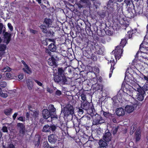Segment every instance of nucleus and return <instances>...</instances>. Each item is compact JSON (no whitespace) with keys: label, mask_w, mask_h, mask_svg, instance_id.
<instances>
[{"label":"nucleus","mask_w":148,"mask_h":148,"mask_svg":"<svg viewBox=\"0 0 148 148\" xmlns=\"http://www.w3.org/2000/svg\"><path fill=\"white\" fill-rule=\"evenodd\" d=\"M49 112H51V114L53 115V113L54 112L56 111V108H54L53 105L52 104H50L49 106Z\"/></svg>","instance_id":"obj_34"},{"label":"nucleus","mask_w":148,"mask_h":148,"mask_svg":"<svg viewBox=\"0 0 148 148\" xmlns=\"http://www.w3.org/2000/svg\"><path fill=\"white\" fill-rule=\"evenodd\" d=\"M127 42V40L126 38L122 39L120 45L119 46V48L121 49H123V48L125 46Z\"/></svg>","instance_id":"obj_26"},{"label":"nucleus","mask_w":148,"mask_h":148,"mask_svg":"<svg viewBox=\"0 0 148 148\" xmlns=\"http://www.w3.org/2000/svg\"><path fill=\"white\" fill-rule=\"evenodd\" d=\"M134 12L136 13L137 15H139L143 13V9L140 6L138 5L137 8L134 9Z\"/></svg>","instance_id":"obj_21"},{"label":"nucleus","mask_w":148,"mask_h":148,"mask_svg":"<svg viewBox=\"0 0 148 148\" xmlns=\"http://www.w3.org/2000/svg\"><path fill=\"white\" fill-rule=\"evenodd\" d=\"M11 71V69L8 66H7L4 68L3 69L2 71L3 72L6 71L10 72Z\"/></svg>","instance_id":"obj_47"},{"label":"nucleus","mask_w":148,"mask_h":148,"mask_svg":"<svg viewBox=\"0 0 148 148\" xmlns=\"http://www.w3.org/2000/svg\"><path fill=\"white\" fill-rule=\"evenodd\" d=\"M138 93L136 95V98L140 101H142L144 99L145 94V91L142 89L138 88Z\"/></svg>","instance_id":"obj_9"},{"label":"nucleus","mask_w":148,"mask_h":148,"mask_svg":"<svg viewBox=\"0 0 148 148\" xmlns=\"http://www.w3.org/2000/svg\"><path fill=\"white\" fill-rule=\"evenodd\" d=\"M3 24L1 23H0V34H1L3 31Z\"/></svg>","instance_id":"obj_56"},{"label":"nucleus","mask_w":148,"mask_h":148,"mask_svg":"<svg viewBox=\"0 0 148 148\" xmlns=\"http://www.w3.org/2000/svg\"><path fill=\"white\" fill-rule=\"evenodd\" d=\"M136 142L139 141L141 138V131L140 129H138L135 133Z\"/></svg>","instance_id":"obj_19"},{"label":"nucleus","mask_w":148,"mask_h":148,"mask_svg":"<svg viewBox=\"0 0 148 148\" xmlns=\"http://www.w3.org/2000/svg\"><path fill=\"white\" fill-rule=\"evenodd\" d=\"M30 32L31 33H32L33 34H37L38 32V31L36 30H35L33 29H30Z\"/></svg>","instance_id":"obj_62"},{"label":"nucleus","mask_w":148,"mask_h":148,"mask_svg":"<svg viewBox=\"0 0 148 148\" xmlns=\"http://www.w3.org/2000/svg\"><path fill=\"white\" fill-rule=\"evenodd\" d=\"M3 147L5 148H15V147L13 144H9L7 147H5L4 146Z\"/></svg>","instance_id":"obj_55"},{"label":"nucleus","mask_w":148,"mask_h":148,"mask_svg":"<svg viewBox=\"0 0 148 148\" xmlns=\"http://www.w3.org/2000/svg\"><path fill=\"white\" fill-rule=\"evenodd\" d=\"M5 75L6 77L9 78H11L12 77V75L11 74L9 73H6Z\"/></svg>","instance_id":"obj_63"},{"label":"nucleus","mask_w":148,"mask_h":148,"mask_svg":"<svg viewBox=\"0 0 148 148\" xmlns=\"http://www.w3.org/2000/svg\"><path fill=\"white\" fill-rule=\"evenodd\" d=\"M66 109L65 115L67 116L71 115L73 116L74 114V108L73 106L70 104H67L66 106Z\"/></svg>","instance_id":"obj_2"},{"label":"nucleus","mask_w":148,"mask_h":148,"mask_svg":"<svg viewBox=\"0 0 148 148\" xmlns=\"http://www.w3.org/2000/svg\"><path fill=\"white\" fill-rule=\"evenodd\" d=\"M116 114L119 116H122L125 114L124 110L122 108H117L116 111Z\"/></svg>","instance_id":"obj_17"},{"label":"nucleus","mask_w":148,"mask_h":148,"mask_svg":"<svg viewBox=\"0 0 148 148\" xmlns=\"http://www.w3.org/2000/svg\"><path fill=\"white\" fill-rule=\"evenodd\" d=\"M51 56V57L49 58L47 60L48 64L51 66H57V64L56 63V61L57 58H58L57 56L54 54Z\"/></svg>","instance_id":"obj_7"},{"label":"nucleus","mask_w":148,"mask_h":148,"mask_svg":"<svg viewBox=\"0 0 148 148\" xmlns=\"http://www.w3.org/2000/svg\"><path fill=\"white\" fill-rule=\"evenodd\" d=\"M133 31H128L127 32V34L129 35V38H130L132 36V35L133 34V33L132 32Z\"/></svg>","instance_id":"obj_61"},{"label":"nucleus","mask_w":148,"mask_h":148,"mask_svg":"<svg viewBox=\"0 0 148 148\" xmlns=\"http://www.w3.org/2000/svg\"><path fill=\"white\" fill-rule=\"evenodd\" d=\"M80 1L84 3L87 4V6H90V3L89 1V0H80Z\"/></svg>","instance_id":"obj_50"},{"label":"nucleus","mask_w":148,"mask_h":148,"mask_svg":"<svg viewBox=\"0 0 148 148\" xmlns=\"http://www.w3.org/2000/svg\"><path fill=\"white\" fill-rule=\"evenodd\" d=\"M119 128V126L113 127L111 130V132L113 135H114L116 134Z\"/></svg>","instance_id":"obj_36"},{"label":"nucleus","mask_w":148,"mask_h":148,"mask_svg":"<svg viewBox=\"0 0 148 148\" xmlns=\"http://www.w3.org/2000/svg\"><path fill=\"white\" fill-rule=\"evenodd\" d=\"M44 22L47 27H49L50 24L52 22V20L50 18H45L44 19Z\"/></svg>","instance_id":"obj_32"},{"label":"nucleus","mask_w":148,"mask_h":148,"mask_svg":"<svg viewBox=\"0 0 148 148\" xmlns=\"http://www.w3.org/2000/svg\"><path fill=\"white\" fill-rule=\"evenodd\" d=\"M116 115L115 114H112V116L110 118V120H112L113 122L114 123H116L117 122V121L116 120V119L115 117Z\"/></svg>","instance_id":"obj_46"},{"label":"nucleus","mask_w":148,"mask_h":148,"mask_svg":"<svg viewBox=\"0 0 148 148\" xmlns=\"http://www.w3.org/2000/svg\"><path fill=\"white\" fill-rule=\"evenodd\" d=\"M90 118L87 116H84L79 119L81 123V126H84L85 127L88 125L89 121L90 120Z\"/></svg>","instance_id":"obj_8"},{"label":"nucleus","mask_w":148,"mask_h":148,"mask_svg":"<svg viewBox=\"0 0 148 148\" xmlns=\"http://www.w3.org/2000/svg\"><path fill=\"white\" fill-rule=\"evenodd\" d=\"M42 114L43 118L45 119H47L48 118L51 116V118L54 117V115H52L51 112L47 109H44L42 111Z\"/></svg>","instance_id":"obj_11"},{"label":"nucleus","mask_w":148,"mask_h":148,"mask_svg":"<svg viewBox=\"0 0 148 148\" xmlns=\"http://www.w3.org/2000/svg\"><path fill=\"white\" fill-rule=\"evenodd\" d=\"M105 29H103L102 30L101 29L100 31V32L98 33V35L100 37H103L105 35L106 33L104 31Z\"/></svg>","instance_id":"obj_39"},{"label":"nucleus","mask_w":148,"mask_h":148,"mask_svg":"<svg viewBox=\"0 0 148 148\" xmlns=\"http://www.w3.org/2000/svg\"><path fill=\"white\" fill-rule=\"evenodd\" d=\"M110 62L111 64V67L110 69L109 77L110 78L112 76L113 70L115 68L114 66L116 64V62H115L114 59H112V60H110Z\"/></svg>","instance_id":"obj_12"},{"label":"nucleus","mask_w":148,"mask_h":148,"mask_svg":"<svg viewBox=\"0 0 148 148\" xmlns=\"http://www.w3.org/2000/svg\"><path fill=\"white\" fill-rule=\"evenodd\" d=\"M0 96L4 98H6L8 96V95L6 93H3L2 92V94L0 95Z\"/></svg>","instance_id":"obj_59"},{"label":"nucleus","mask_w":148,"mask_h":148,"mask_svg":"<svg viewBox=\"0 0 148 148\" xmlns=\"http://www.w3.org/2000/svg\"><path fill=\"white\" fill-rule=\"evenodd\" d=\"M114 1V0H109L107 2L106 11L108 12V15L110 16H113L114 9L112 7V4L113 2Z\"/></svg>","instance_id":"obj_6"},{"label":"nucleus","mask_w":148,"mask_h":148,"mask_svg":"<svg viewBox=\"0 0 148 148\" xmlns=\"http://www.w3.org/2000/svg\"><path fill=\"white\" fill-rule=\"evenodd\" d=\"M137 127V123H134L132 125L131 130L132 132H134L136 130Z\"/></svg>","instance_id":"obj_43"},{"label":"nucleus","mask_w":148,"mask_h":148,"mask_svg":"<svg viewBox=\"0 0 148 148\" xmlns=\"http://www.w3.org/2000/svg\"><path fill=\"white\" fill-rule=\"evenodd\" d=\"M94 53L95 54L97 53L98 54H101L103 53L101 47L97 43L96 44V49Z\"/></svg>","instance_id":"obj_20"},{"label":"nucleus","mask_w":148,"mask_h":148,"mask_svg":"<svg viewBox=\"0 0 148 148\" xmlns=\"http://www.w3.org/2000/svg\"><path fill=\"white\" fill-rule=\"evenodd\" d=\"M40 27L41 28L42 32L44 33L47 34L48 31L47 28L46 26L44 25H41L40 26Z\"/></svg>","instance_id":"obj_38"},{"label":"nucleus","mask_w":148,"mask_h":148,"mask_svg":"<svg viewBox=\"0 0 148 148\" xmlns=\"http://www.w3.org/2000/svg\"><path fill=\"white\" fill-rule=\"evenodd\" d=\"M111 138V133L108 131L107 132H106L103 136V140L106 142H109L110 141Z\"/></svg>","instance_id":"obj_13"},{"label":"nucleus","mask_w":148,"mask_h":148,"mask_svg":"<svg viewBox=\"0 0 148 148\" xmlns=\"http://www.w3.org/2000/svg\"><path fill=\"white\" fill-rule=\"evenodd\" d=\"M134 110V107L133 106L127 105L125 108V112L129 113L132 112Z\"/></svg>","instance_id":"obj_23"},{"label":"nucleus","mask_w":148,"mask_h":148,"mask_svg":"<svg viewBox=\"0 0 148 148\" xmlns=\"http://www.w3.org/2000/svg\"><path fill=\"white\" fill-rule=\"evenodd\" d=\"M93 119L92 124L94 125H97L101 124L104 122V120L100 115L96 114L93 116Z\"/></svg>","instance_id":"obj_1"},{"label":"nucleus","mask_w":148,"mask_h":148,"mask_svg":"<svg viewBox=\"0 0 148 148\" xmlns=\"http://www.w3.org/2000/svg\"><path fill=\"white\" fill-rule=\"evenodd\" d=\"M40 136H39L35 138V141L34 142V144L35 146L38 147L39 146L40 143Z\"/></svg>","instance_id":"obj_35"},{"label":"nucleus","mask_w":148,"mask_h":148,"mask_svg":"<svg viewBox=\"0 0 148 148\" xmlns=\"http://www.w3.org/2000/svg\"><path fill=\"white\" fill-rule=\"evenodd\" d=\"M2 130L3 132H8V130L7 127L5 126H3L2 128Z\"/></svg>","instance_id":"obj_54"},{"label":"nucleus","mask_w":148,"mask_h":148,"mask_svg":"<svg viewBox=\"0 0 148 148\" xmlns=\"http://www.w3.org/2000/svg\"><path fill=\"white\" fill-rule=\"evenodd\" d=\"M104 30L106 34L109 36H112L113 34V29L111 27H106Z\"/></svg>","instance_id":"obj_16"},{"label":"nucleus","mask_w":148,"mask_h":148,"mask_svg":"<svg viewBox=\"0 0 148 148\" xmlns=\"http://www.w3.org/2000/svg\"><path fill=\"white\" fill-rule=\"evenodd\" d=\"M7 86L6 83L4 81L1 82L0 83V86L2 88H5Z\"/></svg>","instance_id":"obj_49"},{"label":"nucleus","mask_w":148,"mask_h":148,"mask_svg":"<svg viewBox=\"0 0 148 148\" xmlns=\"http://www.w3.org/2000/svg\"><path fill=\"white\" fill-rule=\"evenodd\" d=\"M25 67V68H23V69L24 72L29 74L32 73V69L28 65Z\"/></svg>","instance_id":"obj_29"},{"label":"nucleus","mask_w":148,"mask_h":148,"mask_svg":"<svg viewBox=\"0 0 148 148\" xmlns=\"http://www.w3.org/2000/svg\"><path fill=\"white\" fill-rule=\"evenodd\" d=\"M17 126L20 128L19 133L24 135L25 134V125L22 123H18L17 124Z\"/></svg>","instance_id":"obj_14"},{"label":"nucleus","mask_w":148,"mask_h":148,"mask_svg":"<svg viewBox=\"0 0 148 148\" xmlns=\"http://www.w3.org/2000/svg\"><path fill=\"white\" fill-rule=\"evenodd\" d=\"M140 89H142L145 91V93H147L148 94V82H146L142 88Z\"/></svg>","instance_id":"obj_33"},{"label":"nucleus","mask_w":148,"mask_h":148,"mask_svg":"<svg viewBox=\"0 0 148 148\" xmlns=\"http://www.w3.org/2000/svg\"><path fill=\"white\" fill-rule=\"evenodd\" d=\"M42 131L45 132H50V126L48 125H45L42 129Z\"/></svg>","instance_id":"obj_37"},{"label":"nucleus","mask_w":148,"mask_h":148,"mask_svg":"<svg viewBox=\"0 0 148 148\" xmlns=\"http://www.w3.org/2000/svg\"><path fill=\"white\" fill-rule=\"evenodd\" d=\"M50 130L53 132L55 131L57 129V127L54 125H52L50 126Z\"/></svg>","instance_id":"obj_44"},{"label":"nucleus","mask_w":148,"mask_h":148,"mask_svg":"<svg viewBox=\"0 0 148 148\" xmlns=\"http://www.w3.org/2000/svg\"><path fill=\"white\" fill-rule=\"evenodd\" d=\"M12 110L11 108L6 109L4 110V113L6 115L8 116L11 113Z\"/></svg>","instance_id":"obj_42"},{"label":"nucleus","mask_w":148,"mask_h":148,"mask_svg":"<svg viewBox=\"0 0 148 148\" xmlns=\"http://www.w3.org/2000/svg\"><path fill=\"white\" fill-rule=\"evenodd\" d=\"M7 47L6 45L4 44H0V52L3 53H5V51Z\"/></svg>","instance_id":"obj_31"},{"label":"nucleus","mask_w":148,"mask_h":148,"mask_svg":"<svg viewBox=\"0 0 148 148\" xmlns=\"http://www.w3.org/2000/svg\"><path fill=\"white\" fill-rule=\"evenodd\" d=\"M81 108L86 111L90 110L92 111L93 106L92 103L86 101L82 102Z\"/></svg>","instance_id":"obj_3"},{"label":"nucleus","mask_w":148,"mask_h":148,"mask_svg":"<svg viewBox=\"0 0 148 148\" xmlns=\"http://www.w3.org/2000/svg\"><path fill=\"white\" fill-rule=\"evenodd\" d=\"M96 44L97 43L95 44L94 42H90L89 43H88V46L89 47L90 50L94 52L96 49Z\"/></svg>","instance_id":"obj_25"},{"label":"nucleus","mask_w":148,"mask_h":148,"mask_svg":"<svg viewBox=\"0 0 148 148\" xmlns=\"http://www.w3.org/2000/svg\"><path fill=\"white\" fill-rule=\"evenodd\" d=\"M27 86L29 90H31L32 89L33 85V82L30 80H28L27 81Z\"/></svg>","instance_id":"obj_30"},{"label":"nucleus","mask_w":148,"mask_h":148,"mask_svg":"<svg viewBox=\"0 0 148 148\" xmlns=\"http://www.w3.org/2000/svg\"><path fill=\"white\" fill-rule=\"evenodd\" d=\"M3 34V36L4 37L5 39H11V35L10 34L8 33V32H6L4 34Z\"/></svg>","instance_id":"obj_41"},{"label":"nucleus","mask_w":148,"mask_h":148,"mask_svg":"<svg viewBox=\"0 0 148 148\" xmlns=\"http://www.w3.org/2000/svg\"><path fill=\"white\" fill-rule=\"evenodd\" d=\"M23 74H21L18 75V78L19 79L21 80L23 79Z\"/></svg>","instance_id":"obj_64"},{"label":"nucleus","mask_w":148,"mask_h":148,"mask_svg":"<svg viewBox=\"0 0 148 148\" xmlns=\"http://www.w3.org/2000/svg\"><path fill=\"white\" fill-rule=\"evenodd\" d=\"M137 16L136 13L134 12V10L128 12L126 16L127 18H133Z\"/></svg>","instance_id":"obj_18"},{"label":"nucleus","mask_w":148,"mask_h":148,"mask_svg":"<svg viewBox=\"0 0 148 148\" xmlns=\"http://www.w3.org/2000/svg\"><path fill=\"white\" fill-rule=\"evenodd\" d=\"M62 93L61 91L59 90H57L55 94L58 96H60L61 95Z\"/></svg>","instance_id":"obj_60"},{"label":"nucleus","mask_w":148,"mask_h":148,"mask_svg":"<svg viewBox=\"0 0 148 148\" xmlns=\"http://www.w3.org/2000/svg\"><path fill=\"white\" fill-rule=\"evenodd\" d=\"M115 51L114 52V56L116 60V63L117 61L119 60L122 56L123 52V49L119 48V46H117L115 49Z\"/></svg>","instance_id":"obj_5"},{"label":"nucleus","mask_w":148,"mask_h":148,"mask_svg":"<svg viewBox=\"0 0 148 148\" xmlns=\"http://www.w3.org/2000/svg\"><path fill=\"white\" fill-rule=\"evenodd\" d=\"M80 96L82 100L84 101H85L86 100V95L85 94L82 93L81 95Z\"/></svg>","instance_id":"obj_52"},{"label":"nucleus","mask_w":148,"mask_h":148,"mask_svg":"<svg viewBox=\"0 0 148 148\" xmlns=\"http://www.w3.org/2000/svg\"><path fill=\"white\" fill-rule=\"evenodd\" d=\"M50 51L49 49L46 48L45 49V53H47L48 54L49 56H51L52 55H51V53L50 52Z\"/></svg>","instance_id":"obj_57"},{"label":"nucleus","mask_w":148,"mask_h":148,"mask_svg":"<svg viewBox=\"0 0 148 148\" xmlns=\"http://www.w3.org/2000/svg\"><path fill=\"white\" fill-rule=\"evenodd\" d=\"M49 50L51 52H55L56 50L57 47L54 43H51L48 46Z\"/></svg>","instance_id":"obj_24"},{"label":"nucleus","mask_w":148,"mask_h":148,"mask_svg":"<svg viewBox=\"0 0 148 148\" xmlns=\"http://www.w3.org/2000/svg\"><path fill=\"white\" fill-rule=\"evenodd\" d=\"M54 80L55 82L57 83L62 82L66 84H69L66 76L63 77L58 74L55 76Z\"/></svg>","instance_id":"obj_4"},{"label":"nucleus","mask_w":148,"mask_h":148,"mask_svg":"<svg viewBox=\"0 0 148 148\" xmlns=\"http://www.w3.org/2000/svg\"><path fill=\"white\" fill-rule=\"evenodd\" d=\"M102 88H101V86H100L98 84L96 87L95 90H102Z\"/></svg>","instance_id":"obj_58"},{"label":"nucleus","mask_w":148,"mask_h":148,"mask_svg":"<svg viewBox=\"0 0 148 148\" xmlns=\"http://www.w3.org/2000/svg\"><path fill=\"white\" fill-rule=\"evenodd\" d=\"M73 127L75 128L77 133L80 130L79 125H81L79 119L77 118H75L73 120Z\"/></svg>","instance_id":"obj_10"},{"label":"nucleus","mask_w":148,"mask_h":148,"mask_svg":"<svg viewBox=\"0 0 148 148\" xmlns=\"http://www.w3.org/2000/svg\"><path fill=\"white\" fill-rule=\"evenodd\" d=\"M101 112H103V115L106 118H108L110 119L112 116L113 114L109 112H105L102 110H101Z\"/></svg>","instance_id":"obj_28"},{"label":"nucleus","mask_w":148,"mask_h":148,"mask_svg":"<svg viewBox=\"0 0 148 148\" xmlns=\"http://www.w3.org/2000/svg\"><path fill=\"white\" fill-rule=\"evenodd\" d=\"M64 71L63 70L62 68H59L58 69V75L63 76V77L65 76L64 75Z\"/></svg>","instance_id":"obj_40"},{"label":"nucleus","mask_w":148,"mask_h":148,"mask_svg":"<svg viewBox=\"0 0 148 148\" xmlns=\"http://www.w3.org/2000/svg\"><path fill=\"white\" fill-rule=\"evenodd\" d=\"M33 80L36 83L38 86L43 87V85L41 82L36 79H34Z\"/></svg>","instance_id":"obj_48"},{"label":"nucleus","mask_w":148,"mask_h":148,"mask_svg":"<svg viewBox=\"0 0 148 148\" xmlns=\"http://www.w3.org/2000/svg\"><path fill=\"white\" fill-rule=\"evenodd\" d=\"M48 140L51 143H54L57 140V136L53 134H52L48 136Z\"/></svg>","instance_id":"obj_15"},{"label":"nucleus","mask_w":148,"mask_h":148,"mask_svg":"<svg viewBox=\"0 0 148 148\" xmlns=\"http://www.w3.org/2000/svg\"><path fill=\"white\" fill-rule=\"evenodd\" d=\"M43 147L44 148H49L50 147L47 141H45L43 142Z\"/></svg>","instance_id":"obj_45"},{"label":"nucleus","mask_w":148,"mask_h":148,"mask_svg":"<svg viewBox=\"0 0 148 148\" xmlns=\"http://www.w3.org/2000/svg\"><path fill=\"white\" fill-rule=\"evenodd\" d=\"M33 113L31 114V115L32 116L34 120H37L38 119L39 115V111L38 110H34L32 111Z\"/></svg>","instance_id":"obj_22"},{"label":"nucleus","mask_w":148,"mask_h":148,"mask_svg":"<svg viewBox=\"0 0 148 148\" xmlns=\"http://www.w3.org/2000/svg\"><path fill=\"white\" fill-rule=\"evenodd\" d=\"M107 142L104 141L102 139L99 140V144L100 146V148L102 147H106L108 146V144L107 143Z\"/></svg>","instance_id":"obj_27"},{"label":"nucleus","mask_w":148,"mask_h":148,"mask_svg":"<svg viewBox=\"0 0 148 148\" xmlns=\"http://www.w3.org/2000/svg\"><path fill=\"white\" fill-rule=\"evenodd\" d=\"M91 59L93 61H95L97 60V57L95 54L92 53L91 56Z\"/></svg>","instance_id":"obj_51"},{"label":"nucleus","mask_w":148,"mask_h":148,"mask_svg":"<svg viewBox=\"0 0 148 148\" xmlns=\"http://www.w3.org/2000/svg\"><path fill=\"white\" fill-rule=\"evenodd\" d=\"M8 26L9 29H10L11 31L12 32L13 31V28L12 26V25L11 23H8Z\"/></svg>","instance_id":"obj_53"}]
</instances>
